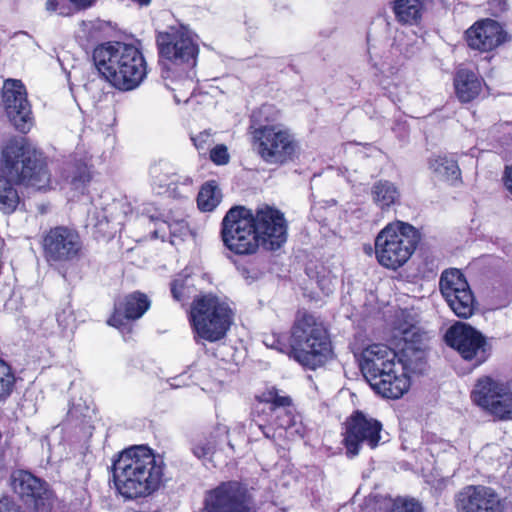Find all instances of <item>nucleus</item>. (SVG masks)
<instances>
[{"mask_svg": "<svg viewBox=\"0 0 512 512\" xmlns=\"http://www.w3.org/2000/svg\"><path fill=\"white\" fill-rule=\"evenodd\" d=\"M223 245L239 256L255 254L260 247L274 251L287 240V222L284 214L270 206L254 211L234 206L221 222Z\"/></svg>", "mask_w": 512, "mask_h": 512, "instance_id": "nucleus-1", "label": "nucleus"}, {"mask_svg": "<svg viewBox=\"0 0 512 512\" xmlns=\"http://www.w3.org/2000/svg\"><path fill=\"white\" fill-rule=\"evenodd\" d=\"M112 468L116 488L127 499L150 496L163 482L164 463L147 446L125 449Z\"/></svg>", "mask_w": 512, "mask_h": 512, "instance_id": "nucleus-2", "label": "nucleus"}, {"mask_svg": "<svg viewBox=\"0 0 512 512\" xmlns=\"http://www.w3.org/2000/svg\"><path fill=\"white\" fill-rule=\"evenodd\" d=\"M99 73L114 87L128 91L138 87L147 74L142 52L132 44L107 42L93 51Z\"/></svg>", "mask_w": 512, "mask_h": 512, "instance_id": "nucleus-3", "label": "nucleus"}, {"mask_svg": "<svg viewBox=\"0 0 512 512\" xmlns=\"http://www.w3.org/2000/svg\"><path fill=\"white\" fill-rule=\"evenodd\" d=\"M397 353L385 344H372L361 353L360 368L370 386L385 398L398 399L410 387L406 375L399 374Z\"/></svg>", "mask_w": 512, "mask_h": 512, "instance_id": "nucleus-4", "label": "nucleus"}, {"mask_svg": "<svg viewBox=\"0 0 512 512\" xmlns=\"http://www.w3.org/2000/svg\"><path fill=\"white\" fill-rule=\"evenodd\" d=\"M257 404L251 412V427L255 425L267 439H274L270 426L283 429L290 437L303 438L306 427L302 417L296 412L292 399L281 395L275 387H270L256 396Z\"/></svg>", "mask_w": 512, "mask_h": 512, "instance_id": "nucleus-5", "label": "nucleus"}, {"mask_svg": "<svg viewBox=\"0 0 512 512\" xmlns=\"http://www.w3.org/2000/svg\"><path fill=\"white\" fill-rule=\"evenodd\" d=\"M294 360L304 368L315 370L330 358L332 345L323 322L307 312H299L291 327Z\"/></svg>", "mask_w": 512, "mask_h": 512, "instance_id": "nucleus-6", "label": "nucleus"}, {"mask_svg": "<svg viewBox=\"0 0 512 512\" xmlns=\"http://www.w3.org/2000/svg\"><path fill=\"white\" fill-rule=\"evenodd\" d=\"M156 43L160 64L167 72L182 77L193 86L194 67L197 63L198 45L192 33L183 26H172L158 33Z\"/></svg>", "mask_w": 512, "mask_h": 512, "instance_id": "nucleus-7", "label": "nucleus"}, {"mask_svg": "<svg viewBox=\"0 0 512 512\" xmlns=\"http://www.w3.org/2000/svg\"><path fill=\"white\" fill-rule=\"evenodd\" d=\"M2 161L11 180L37 190L52 188L51 173L42 152L23 142L13 141L3 149Z\"/></svg>", "mask_w": 512, "mask_h": 512, "instance_id": "nucleus-8", "label": "nucleus"}, {"mask_svg": "<svg viewBox=\"0 0 512 512\" xmlns=\"http://www.w3.org/2000/svg\"><path fill=\"white\" fill-rule=\"evenodd\" d=\"M233 311L229 304L213 294H206L193 301L190 322L194 339L216 342L223 339L232 322Z\"/></svg>", "mask_w": 512, "mask_h": 512, "instance_id": "nucleus-9", "label": "nucleus"}, {"mask_svg": "<svg viewBox=\"0 0 512 512\" xmlns=\"http://www.w3.org/2000/svg\"><path fill=\"white\" fill-rule=\"evenodd\" d=\"M420 239L419 231L408 223L396 221L388 224L375 239L378 263L387 269L397 270L411 258Z\"/></svg>", "mask_w": 512, "mask_h": 512, "instance_id": "nucleus-10", "label": "nucleus"}, {"mask_svg": "<svg viewBox=\"0 0 512 512\" xmlns=\"http://www.w3.org/2000/svg\"><path fill=\"white\" fill-rule=\"evenodd\" d=\"M471 399L489 415L498 420L512 419V389L507 382L491 376L477 379Z\"/></svg>", "mask_w": 512, "mask_h": 512, "instance_id": "nucleus-11", "label": "nucleus"}, {"mask_svg": "<svg viewBox=\"0 0 512 512\" xmlns=\"http://www.w3.org/2000/svg\"><path fill=\"white\" fill-rule=\"evenodd\" d=\"M382 423L357 410L354 411L345 421L343 433V445L348 458L359 455L363 447L375 449L382 441Z\"/></svg>", "mask_w": 512, "mask_h": 512, "instance_id": "nucleus-12", "label": "nucleus"}, {"mask_svg": "<svg viewBox=\"0 0 512 512\" xmlns=\"http://www.w3.org/2000/svg\"><path fill=\"white\" fill-rule=\"evenodd\" d=\"M252 139L258 155L268 164L291 161L298 149L293 135L282 126L258 129L252 132Z\"/></svg>", "mask_w": 512, "mask_h": 512, "instance_id": "nucleus-13", "label": "nucleus"}, {"mask_svg": "<svg viewBox=\"0 0 512 512\" xmlns=\"http://www.w3.org/2000/svg\"><path fill=\"white\" fill-rule=\"evenodd\" d=\"M42 249L50 265L78 261L83 256V243L79 233L66 226L50 228L42 236Z\"/></svg>", "mask_w": 512, "mask_h": 512, "instance_id": "nucleus-14", "label": "nucleus"}, {"mask_svg": "<svg viewBox=\"0 0 512 512\" xmlns=\"http://www.w3.org/2000/svg\"><path fill=\"white\" fill-rule=\"evenodd\" d=\"M448 346L474 367L483 364L490 356L485 337L472 326L456 322L450 326L444 336Z\"/></svg>", "mask_w": 512, "mask_h": 512, "instance_id": "nucleus-15", "label": "nucleus"}, {"mask_svg": "<svg viewBox=\"0 0 512 512\" xmlns=\"http://www.w3.org/2000/svg\"><path fill=\"white\" fill-rule=\"evenodd\" d=\"M206 512H255L249 489L239 481L222 482L205 498Z\"/></svg>", "mask_w": 512, "mask_h": 512, "instance_id": "nucleus-16", "label": "nucleus"}, {"mask_svg": "<svg viewBox=\"0 0 512 512\" xmlns=\"http://www.w3.org/2000/svg\"><path fill=\"white\" fill-rule=\"evenodd\" d=\"M439 288L451 310L460 318L473 314L474 297L464 275L458 269L445 270Z\"/></svg>", "mask_w": 512, "mask_h": 512, "instance_id": "nucleus-17", "label": "nucleus"}, {"mask_svg": "<svg viewBox=\"0 0 512 512\" xmlns=\"http://www.w3.org/2000/svg\"><path fill=\"white\" fill-rule=\"evenodd\" d=\"M11 486L13 491L34 512H51V494L47 485L40 478L25 470H18L12 474Z\"/></svg>", "mask_w": 512, "mask_h": 512, "instance_id": "nucleus-18", "label": "nucleus"}, {"mask_svg": "<svg viewBox=\"0 0 512 512\" xmlns=\"http://www.w3.org/2000/svg\"><path fill=\"white\" fill-rule=\"evenodd\" d=\"M5 111L16 129L26 132L32 125V110L27 93L20 80L8 79L2 89Z\"/></svg>", "mask_w": 512, "mask_h": 512, "instance_id": "nucleus-19", "label": "nucleus"}, {"mask_svg": "<svg viewBox=\"0 0 512 512\" xmlns=\"http://www.w3.org/2000/svg\"><path fill=\"white\" fill-rule=\"evenodd\" d=\"M458 512H504V506L498 494L490 487L469 485L457 495Z\"/></svg>", "mask_w": 512, "mask_h": 512, "instance_id": "nucleus-20", "label": "nucleus"}, {"mask_svg": "<svg viewBox=\"0 0 512 512\" xmlns=\"http://www.w3.org/2000/svg\"><path fill=\"white\" fill-rule=\"evenodd\" d=\"M466 36L472 49L490 51L505 41L506 33L498 22L486 19L469 28Z\"/></svg>", "mask_w": 512, "mask_h": 512, "instance_id": "nucleus-21", "label": "nucleus"}, {"mask_svg": "<svg viewBox=\"0 0 512 512\" xmlns=\"http://www.w3.org/2000/svg\"><path fill=\"white\" fill-rule=\"evenodd\" d=\"M149 307L150 301L145 294L133 292L115 302L108 324L119 329L125 327L129 321L142 317Z\"/></svg>", "mask_w": 512, "mask_h": 512, "instance_id": "nucleus-22", "label": "nucleus"}, {"mask_svg": "<svg viewBox=\"0 0 512 512\" xmlns=\"http://www.w3.org/2000/svg\"><path fill=\"white\" fill-rule=\"evenodd\" d=\"M415 335V332L410 330L403 331V339L405 345L397 354L396 365H400L399 374L406 375L409 379L408 374H422L426 369V353L423 349L416 347L413 343L408 342L409 334Z\"/></svg>", "mask_w": 512, "mask_h": 512, "instance_id": "nucleus-23", "label": "nucleus"}, {"mask_svg": "<svg viewBox=\"0 0 512 512\" xmlns=\"http://www.w3.org/2000/svg\"><path fill=\"white\" fill-rule=\"evenodd\" d=\"M457 98L462 103H468L477 98L483 88V80L473 71L461 68L454 78Z\"/></svg>", "mask_w": 512, "mask_h": 512, "instance_id": "nucleus-24", "label": "nucleus"}, {"mask_svg": "<svg viewBox=\"0 0 512 512\" xmlns=\"http://www.w3.org/2000/svg\"><path fill=\"white\" fill-rule=\"evenodd\" d=\"M91 179L90 168L82 160L65 163L62 170V185L64 187L83 193Z\"/></svg>", "mask_w": 512, "mask_h": 512, "instance_id": "nucleus-25", "label": "nucleus"}, {"mask_svg": "<svg viewBox=\"0 0 512 512\" xmlns=\"http://www.w3.org/2000/svg\"><path fill=\"white\" fill-rule=\"evenodd\" d=\"M371 196L373 202L379 208L386 209L398 201L400 193L393 183L387 180H380L372 186Z\"/></svg>", "mask_w": 512, "mask_h": 512, "instance_id": "nucleus-26", "label": "nucleus"}, {"mask_svg": "<svg viewBox=\"0 0 512 512\" xmlns=\"http://www.w3.org/2000/svg\"><path fill=\"white\" fill-rule=\"evenodd\" d=\"M430 169L440 178L455 183L460 180L461 171L457 161L447 156H437L429 161Z\"/></svg>", "mask_w": 512, "mask_h": 512, "instance_id": "nucleus-27", "label": "nucleus"}, {"mask_svg": "<svg viewBox=\"0 0 512 512\" xmlns=\"http://www.w3.org/2000/svg\"><path fill=\"white\" fill-rule=\"evenodd\" d=\"M393 9L399 22L416 24L421 18L423 4L420 0H395Z\"/></svg>", "mask_w": 512, "mask_h": 512, "instance_id": "nucleus-28", "label": "nucleus"}, {"mask_svg": "<svg viewBox=\"0 0 512 512\" xmlns=\"http://www.w3.org/2000/svg\"><path fill=\"white\" fill-rule=\"evenodd\" d=\"M149 175L152 183L159 188H169L172 184L179 182V177L175 173L173 166L163 160L155 162L150 166Z\"/></svg>", "mask_w": 512, "mask_h": 512, "instance_id": "nucleus-29", "label": "nucleus"}, {"mask_svg": "<svg viewBox=\"0 0 512 512\" xmlns=\"http://www.w3.org/2000/svg\"><path fill=\"white\" fill-rule=\"evenodd\" d=\"M279 117V111L274 105L264 104L254 110L250 117L251 133L258 131V129L278 127L279 125L272 124Z\"/></svg>", "mask_w": 512, "mask_h": 512, "instance_id": "nucleus-30", "label": "nucleus"}, {"mask_svg": "<svg viewBox=\"0 0 512 512\" xmlns=\"http://www.w3.org/2000/svg\"><path fill=\"white\" fill-rule=\"evenodd\" d=\"M221 197V191L216 181H208L202 185L198 193V208L204 212H211L219 205Z\"/></svg>", "mask_w": 512, "mask_h": 512, "instance_id": "nucleus-31", "label": "nucleus"}, {"mask_svg": "<svg viewBox=\"0 0 512 512\" xmlns=\"http://www.w3.org/2000/svg\"><path fill=\"white\" fill-rule=\"evenodd\" d=\"M20 197L11 179L0 177V210L5 214L13 213L19 205Z\"/></svg>", "mask_w": 512, "mask_h": 512, "instance_id": "nucleus-32", "label": "nucleus"}, {"mask_svg": "<svg viewBox=\"0 0 512 512\" xmlns=\"http://www.w3.org/2000/svg\"><path fill=\"white\" fill-rule=\"evenodd\" d=\"M307 275L317 284L320 290L329 295L335 287V276L324 266H316L315 269L308 268Z\"/></svg>", "mask_w": 512, "mask_h": 512, "instance_id": "nucleus-33", "label": "nucleus"}, {"mask_svg": "<svg viewBox=\"0 0 512 512\" xmlns=\"http://www.w3.org/2000/svg\"><path fill=\"white\" fill-rule=\"evenodd\" d=\"M218 445L217 436L210 434L195 440L192 443L191 451L200 460H207L212 457Z\"/></svg>", "mask_w": 512, "mask_h": 512, "instance_id": "nucleus-34", "label": "nucleus"}, {"mask_svg": "<svg viewBox=\"0 0 512 512\" xmlns=\"http://www.w3.org/2000/svg\"><path fill=\"white\" fill-rule=\"evenodd\" d=\"M15 375L11 366L0 358V401L7 399L15 385Z\"/></svg>", "mask_w": 512, "mask_h": 512, "instance_id": "nucleus-35", "label": "nucleus"}, {"mask_svg": "<svg viewBox=\"0 0 512 512\" xmlns=\"http://www.w3.org/2000/svg\"><path fill=\"white\" fill-rule=\"evenodd\" d=\"M263 343L271 349H275L281 353L287 354L289 358L294 360V347L291 341V337L289 338V342H287L286 336L280 333H271L264 337Z\"/></svg>", "mask_w": 512, "mask_h": 512, "instance_id": "nucleus-36", "label": "nucleus"}, {"mask_svg": "<svg viewBox=\"0 0 512 512\" xmlns=\"http://www.w3.org/2000/svg\"><path fill=\"white\" fill-rule=\"evenodd\" d=\"M171 293L176 301L184 302L190 298L192 285L189 283L188 276L179 275L171 284Z\"/></svg>", "mask_w": 512, "mask_h": 512, "instance_id": "nucleus-37", "label": "nucleus"}, {"mask_svg": "<svg viewBox=\"0 0 512 512\" xmlns=\"http://www.w3.org/2000/svg\"><path fill=\"white\" fill-rule=\"evenodd\" d=\"M56 319L63 330L72 329L74 326L75 317L70 306L63 308L61 312H58Z\"/></svg>", "mask_w": 512, "mask_h": 512, "instance_id": "nucleus-38", "label": "nucleus"}, {"mask_svg": "<svg viewBox=\"0 0 512 512\" xmlns=\"http://www.w3.org/2000/svg\"><path fill=\"white\" fill-rule=\"evenodd\" d=\"M210 159L216 165H225L229 162L227 147L223 144L217 145L210 151Z\"/></svg>", "mask_w": 512, "mask_h": 512, "instance_id": "nucleus-39", "label": "nucleus"}, {"mask_svg": "<svg viewBox=\"0 0 512 512\" xmlns=\"http://www.w3.org/2000/svg\"><path fill=\"white\" fill-rule=\"evenodd\" d=\"M191 140L199 151L208 150L213 143L212 134L209 130L200 132L196 136L191 137Z\"/></svg>", "mask_w": 512, "mask_h": 512, "instance_id": "nucleus-40", "label": "nucleus"}, {"mask_svg": "<svg viewBox=\"0 0 512 512\" xmlns=\"http://www.w3.org/2000/svg\"><path fill=\"white\" fill-rule=\"evenodd\" d=\"M489 9L493 16H500L508 9V4L506 0H491L489 2Z\"/></svg>", "mask_w": 512, "mask_h": 512, "instance_id": "nucleus-41", "label": "nucleus"}, {"mask_svg": "<svg viewBox=\"0 0 512 512\" xmlns=\"http://www.w3.org/2000/svg\"><path fill=\"white\" fill-rule=\"evenodd\" d=\"M0 512H24L21 507L9 498L0 500Z\"/></svg>", "mask_w": 512, "mask_h": 512, "instance_id": "nucleus-42", "label": "nucleus"}, {"mask_svg": "<svg viewBox=\"0 0 512 512\" xmlns=\"http://www.w3.org/2000/svg\"><path fill=\"white\" fill-rule=\"evenodd\" d=\"M398 512H423L422 511V507L421 505L414 501V500H409V501H405L403 506L401 508H399Z\"/></svg>", "mask_w": 512, "mask_h": 512, "instance_id": "nucleus-43", "label": "nucleus"}, {"mask_svg": "<svg viewBox=\"0 0 512 512\" xmlns=\"http://www.w3.org/2000/svg\"><path fill=\"white\" fill-rule=\"evenodd\" d=\"M504 184L507 190L512 194V165L507 166L505 169Z\"/></svg>", "mask_w": 512, "mask_h": 512, "instance_id": "nucleus-44", "label": "nucleus"}, {"mask_svg": "<svg viewBox=\"0 0 512 512\" xmlns=\"http://www.w3.org/2000/svg\"><path fill=\"white\" fill-rule=\"evenodd\" d=\"M82 413L79 412L78 407H76L74 404L70 407L67 413V417L69 419H78Z\"/></svg>", "mask_w": 512, "mask_h": 512, "instance_id": "nucleus-45", "label": "nucleus"}, {"mask_svg": "<svg viewBox=\"0 0 512 512\" xmlns=\"http://www.w3.org/2000/svg\"><path fill=\"white\" fill-rule=\"evenodd\" d=\"M70 1L80 8H87L95 2V0H70Z\"/></svg>", "mask_w": 512, "mask_h": 512, "instance_id": "nucleus-46", "label": "nucleus"}, {"mask_svg": "<svg viewBox=\"0 0 512 512\" xmlns=\"http://www.w3.org/2000/svg\"><path fill=\"white\" fill-rule=\"evenodd\" d=\"M58 5H59V3L57 0H47L46 9L48 11L54 12V11H57Z\"/></svg>", "mask_w": 512, "mask_h": 512, "instance_id": "nucleus-47", "label": "nucleus"}, {"mask_svg": "<svg viewBox=\"0 0 512 512\" xmlns=\"http://www.w3.org/2000/svg\"><path fill=\"white\" fill-rule=\"evenodd\" d=\"M192 182H193V181H192V178H191V177H188V176L184 177V178H183V181H182V183H183V184H185V185H189V186H190V185H192Z\"/></svg>", "mask_w": 512, "mask_h": 512, "instance_id": "nucleus-48", "label": "nucleus"}, {"mask_svg": "<svg viewBox=\"0 0 512 512\" xmlns=\"http://www.w3.org/2000/svg\"><path fill=\"white\" fill-rule=\"evenodd\" d=\"M122 206H123V204H122V203H120V202H115V203H113V204L110 206V210H113V209H114V210H116V209H118L119 207H122Z\"/></svg>", "mask_w": 512, "mask_h": 512, "instance_id": "nucleus-49", "label": "nucleus"}, {"mask_svg": "<svg viewBox=\"0 0 512 512\" xmlns=\"http://www.w3.org/2000/svg\"><path fill=\"white\" fill-rule=\"evenodd\" d=\"M4 467H5V464H4L2 456L0 455V471H2L4 469Z\"/></svg>", "mask_w": 512, "mask_h": 512, "instance_id": "nucleus-50", "label": "nucleus"}, {"mask_svg": "<svg viewBox=\"0 0 512 512\" xmlns=\"http://www.w3.org/2000/svg\"><path fill=\"white\" fill-rule=\"evenodd\" d=\"M95 225H96V226H101V225H102V221H97V222L95 223Z\"/></svg>", "mask_w": 512, "mask_h": 512, "instance_id": "nucleus-51", "label": "nucleus"}, {"mask_svg": "<svg viewBox=\"0 0 512 512\" xmlns=\"http://www.w3.org/2000/svg\"><path fill=\"white\" fill-rule=\"evenodd\" d=\"M103 219H105L106 222H109V219H108V216L107 215H104L103 216Z\"/></svg>", "mask_w": 512, "mask_h": 512, "instance_id": "nucleus-52", "label": "nucleus"}]
</instances>
